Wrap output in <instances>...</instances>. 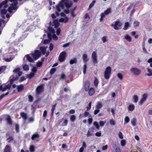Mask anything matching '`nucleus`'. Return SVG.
Wrapping results in <instances>:
<instances>
[{"label":"nucleus","instance_id":"9d476101","mask_svg":"<svg viewBox=\"0 0 152 152\" xmlns=\"http://www.w3.org/2000/svg\"><path fill=\"white\" fill-rule=\"evenodd\" d=\"M148 96V95L146 94H144L142 95V98L141 99L139 102V104L141 105L146 100Z\"/></svg>","mask_w":152,"mask_h":152},{"label":"nucleus","instance_id":"7c9ffc66","mask_svg":"<svg viewBox=\"0 0 152 152\" xmlns=\"http://www.w3.org/2000/svg\"><path fill=\"white\" fill-rule=\"evenodd\" d=\"M35 74L34 73L31 72L27 76V78H28L29 79H31L34 76V75Z\"/></svg>","mask_w":152,"mask_h":152},{"label":"nucleus","instance_id":"20e7f679","mask_svg":"<svg viewBox=\"0 0 152 152\" xmlns=\"http://www.w3.org/2000/svg\"><path fill=\"white\" fill-rule=\"evenodd\" d=\"M22 72H19L18 73V75L14 74L11 76L10 77V84H12L14 81L17 80L19 77L22 75Z\"/></svg>","mask_w":152,"mask_h":152},{"label":"nucleus","instance_id":"bf43d9fd","mask_svg":"<svg viewBox=\"0 0 152 152\" xmlns=\"http://www.w3.org/2000/svg\"><path fill=\"white\" fill-rule=\"evenodd\" d=\"M31 71L32 72H31L34 73L35 74V73L37 71V69L36 67H33V68L31 69Z\"/></svg>","mask_w":152,"mask_h":152},{"label":"nucleus","instance_id":"8fccbe9b","mask_svg":"<svg viewBox=\"0 0 152 152\" xmlns=\"http://www.w3.org/2000/svg\"><path fill=\"white\" fill-rule=\"evenodd\" d=\"M126 142L125 140H123L121 141V144L122 146H124L126 145Z\"/></svg>","mask_w":152,"mask_h":152},{"label":"nucleus","instance_id":"c03bdc74","mask_svg":"<svg viewBox=\"0 0 152 152\" xmlns=\"http://www.w3.org/2000/svg\"><path fill=\"white\" fill-rule=\"evenodd\" d=\"M15 129L16 132H19V125L18 124H15Z\"/></svg>","mask_w":152,"mask_h":152},{"label":"nucleus","instance_id":"864d4df0","mask_svg":"<svg viewBox=\"0 0 152 152\" xmlns=\"http://www.w3.org/2000/svg\"><path fill=\"white\" fill-rule=\"evenodd\" d=\"M94 125L96 127V128L98 129H99V124L97 122H94L93 123Z\"/></svg>","mask_w":152,"mask_h":152},{"label":"nucleus","instance_id":"6e6d98bb","mask_svg":"<svg viewBox=\"0 0 152 152\" xmlns=\"http://www.w3.org/2000/svg\"><path fill=\"white\" fill-rule=\"evenodd\" d=\"M88 115H89L88 116L89 117H91V115L89 114V113L88 112L86 111L84 113V116L85 117H86L88 116Z\"/></svg>","mask_w":152,"mask_h":152},{"label":"nucleus","instance_id":"1a4fd4ad","mask_svg":"<svg viewBox=\"0 0 152 152\" xmlns=\"http://www.w3.org/2000/svg\"><path fill=\"white\" fill-rule=\"evenodd\" d=\"M66 53L65 52H62L59 55L58 59L61 62L64 61L66 58Z\"/></svg>","mask_w":152,"mask_h":152},{"label":"nucleus","instance_id":"774afa93","mask_svg":"<svg viewBox=\"0 0 152 152\" xmlns=\"http://www.w3.org/2000/svg\"><path fill=\"white\" fill-rule=\"evenodd\" d=\"M42 62L40 61L38 62L37 64V66L38 67H40L42 66Z\"/></svg>","mask_w":152,"mask_h":152},{"label":"nucleus","instance_id":"4468645a","mask_svg":"<svg viewBox=\"0 0 152 152\" xmlns=\"http://www.w3.org/2000/svg\"><path fill=\"white\" fill-rule=\"evenodd\" d=\"M90 83L89 81H86L84 83V89L86 91H88L89 90Z\"/></svg>","mask_w":152,"mask_h":152},{"label":"nucleus","instance_id":"2eb2a0df","mask_svg":"<svg viewBox=\"0 0 152 152\" xmlns=\"http://www.w3.org/2000/svg\"><path fill=\"white\" fill-rule=\"evenodd\" d=\"M94 129L93 128L89 129L87 134V137L90 136L92 135L94 132Z\"/></svg>","mask_w":152,"mask_h":152},{"label":"nucleus","instance_id":"e433bc0d","mask_svg":"<svg viewBox=\"0 0 152 152\" xmlns=\"http://www.w3.org/2000/svg\"><path fill=\"white\" fill-rule=\"evenodd\" d=\"M125 38L129 42H130L132 41V38L128 35L125 36Z\"/></svg>","mask_w":152,"mask_h":152},{"label":"nucleus","instance_id":"a211bd4d","mask_svg":"<svg viewBox=\"0 0 152 152\" xmlns=\"http://www.w3.org/2000/svg\"><path fill=\"white\" fill-rule=\"evenodd\" d=\"M7 116L8 117L6 119V121L8 124L10 125H11L12 124V123L11 117L9 115H8Z\"/></svg>","mask_w":152,"mask_h":152},{"label":"nucleus","instance_id":"69168bd1","mask_svg":"<svg viewBox=\"0 0 152 152\" xmlns=\"http://www.w3.org/2000/svg\"><path fill=\"white\" fill-rule=\"evenodd\" d=\"M110 124L112 125H115V122L113 119H111L110 121Z\"/></svg>","mask_w":152,"mask_h":152},{"label":"nucleus","instance_id":"603ef678","mask_svg":"<svg viewBox=\"0 0 152 152\" xmlns=\"http://www.w3.org/2000/svg\"><path fill=\"white\" fill-rule=\"evenodd\" d=\"M102 41L103 43H105L107 41V37L106 36L103 37L102 38Z\"/></svg>","mask_w":152,"mask_h":152},{"label":"nucleus","instance_id":"a18cd8bd","mask_svg":"<svg viewBox=\"0 0 152 152\" xmlns=\"http://www.w3.org/2000/svg\"><path fill=\"white\" fill-rule=\"evenodd\" d=\"M29 121L28 122H26V124H28L34 121V119L32 117H30L28 119Z\"/></svg>","mask_w":152,"mask_h":152},{"label":"nucleus","instance_id":"f03ea898","mask_svg":"<svg viewBox=\"0 0 152 152\" xmlns=\"http://www.w3.org/2000/svg\"><path fill=\"white\" fill-rule=\"evenodd\" d=\"M72 2L71 1L68 0H62L56 6V9L58 11L56 12L57 16H58L59 15V12L61 11L60 8L62 9H64L65 7L68 9L70 8L72 5Z\"/></svg>","mask_w":152,"mask_h":152},{"label":"nucleus","instance_id":"680f3d73","mask_svg":"<svg viewBox=\"0 0 152 152\" xmlns=\"http://www.w3.org/2000/svg\"><path fill=\"white\" fill-rule=\"evenodd\" d=\"M105 123L106 121L104 122L103 121H99V124L101 126H103Z\"/></svg>","mask_w":152,"mask_h":152},{"label":"nucleus","instance_id":"49530a36","mask_svg":"<svg viewBox=\"0 0 152 152\" xmlns=\"http://www.w3.org/2000/svg\"><path fill=\"white\" fill-rule=\"evenodd\" d=\"M87 68V66L86 64H85L83 66V73L84 74H85L86 73V70Z\"/></svg>","mask_w":152,"mask_h":152},{"label":"nucleus","instance_id":"f704fd0d","mask_svg":"<svg viewBox=\"0 0 152 152\" xmlns=\"http://www.w3.org/2000/svg\"><path fill=\"white\" fill-rule=\"evenodd\" d=\"M129 26V24L128 22L125 23L124 28H123L124 30H126L128 29V28Z\"/></svg>","mask_w":152,"mask_h":152},{"label":"nucleus","instance_id":"7ed1b4c3","mask_svg":"<svg viewBox=\"0 0 152 152\" xmlns=\"http://www.w3.org/2000/svg\"><path fill=\"white\" fill-rule=\"evenodd\" d=\"M111 72V68L110 66H107L104 71V78L107 79H109L110 77Z\"/></svg>","mask_w":152,"mask_h":152},{"label":"nucleus","instance_id":"37998d69","mask_svg":"<svg viewBox=\"0 0 152 152\" xmlns=\"http://www.w3.org/2000/svg\"><path fill=\"white\" fill-rule=\"evenodd\" d=\"M76 119V116L74 115H72L70 117V120L72 122L74 121Z\"/></svg>","mask_w":152,"mask_h":152},{"label":"nucleus","instance_id":"aec40b11","mask_svg":"<svg viewBox=\"0 0 152 152\" xmlns=\"http://www.w3.org/2000/svg\"><path fill=\"white\" fill-rule=\"evenodd\" d=\"M88 94L90 96H92L95 93V90L93 88H91L89 89Z\"/></svg>","mask_w":152,"mask_h":152},{"label":"nucleus","instance_id":"f257e3e1","mask_svg":"<svg viewBox=\"0 0 152 152\" xmlns=\"http://www.w3.org/2000/svg\"><path fill=\"white\" fill-rule=\"evenodd\" d=\"M18 4L17 0H5L3 1L0 4V10H1V16L3 19H5V15L7 12L6 9L7 8L8 11L10 12H12V10H16L18 8L17 6Z\"/></svg>","mask_w":152,"mask_h":152},{"label":"nucleus","instance_id":"a878e982","mask_svg":"<svg viewBox=\"0 0 152 152\" xmlns=\"http://www.w3.org/2000/svg\"><path fill=\"white\" fill-rule=\"evenodd\" d=\"M71 64H72L74 63H77V59L76 58H74L73 59H71L69 62Z\"/></svg>","mask_w":152,"mask_h":152},{"label":"nucleus","instance_id":"39448f33","mask_svg":"<svg viewBox=\"0 0 152 152\" xmlns=\"http://www.w3.org/2000/svg\"><path fill=\"white\" fill-rule=\"evenodd\" d=\"M41 54L38 50H36L34 53L32 54L31 56L35 60H37L41 56Z\"/></svg>","mask_w":152,"mask_h":152},{"label":"nucleus","instance_id":"13d9d810","mask_svg":"<svg viewBox=\"0 0 152 152\" xmlns=\"http://www.w3.org/2000/svg\"><path fill=\"white\" fill-rule=\"evenodd\" d=\"M139 22L137 21H135L134 22L133 25L134 27H137L139 25Z\"/></svg>","mask_w":152,"mask_h":152},{"label":"nucleus","instance_id":"c756f323","mask_svg":"<svg viewBox=\"0 0 152 152\" xmlns=\"http://www.w3.org/2000/svg\"><path fill=\"white\" fill-rule=\"evenodd\" d=\"M20 68L18 67L15 69L13 70V72L14 73V74L18 75L19 72H21V71H20Z\"/></svg>","mask_w":152,"mask_h":152},{"label":"nucleus","instance_id":"58836bf2","mask_svg":"<svg viewBox=\"0 0 152 152\" xmlns=\"http://www.w3.org/2000/svg\"><path fill=\"white\" fill-rule=\"evenodd\" d=\"M99 81L97 78L95 77L94 82V84L95 86H97L98 84Z\"/></svg>","mask_w":152,"mask_h":152},{"label":"nucleus","instance_id":"423d86ee","mask_svg":"<svg viewBox=\"0 0 152 152\" xmlns=\"http://www.w3.org/2000/svg\"><path fill=\"white\" fill-rule=\"evenodd\" d=\"M122 25V23L119 21L115 22L114 24H112L111 26L113 27L116 30H118L119 29Z\"/></svg>","mask_w":152,"mask_h":152},{"label":"nucleus","instance_id":"0e129e2a","mask_svg":"<svg viewBox=\"0 0 152 152\" xmlns=\"http://www.w3.org/2000/svg\"><path fill=\"white\" fill-rule=\"evenodd\" d=\"M118 136L121 139H122L123 138V134L121 132H119L118 134Z\"/></svg>","mask_w":152,"mask_h":152},{"label":"nucleus","instance_id":"79ce46f5","mask_svg":"<svg viewBox=\"0 0 152 152\" xmlns=\"http://www.w3.org/2000/svg\"><path fill=\"white\" fill-rule=\"evenodd\" d=\"M56 103L55 104L53 105L52 106V107L51 109V115H53L54 113V112L56 106Z\"/></svg>","mask_w":152,"mask_h":152},{"label":"nucleus","instance_id":"ea45409f","mask_svg":"<svg viewBox=\"0 0 152 152\" xmlns=\"http://www.w3.org/2000/svg\"><path fill=\"white\" fill-rule=\"evenodd\" d=\"M129 110L131 111H133L134 109V106L133 105H130L129 106Z\"/></svg>","mask_w":152,"mask_h":152},{"label":"nucleus","instance_id":"4c0bfd02","mask_svg":"<svg viewBox=\"0 0 152 152\" xmlns=\"http://www.w3.org/2000/svg\"><path fill=\"white\" fill-rule=\"evenodd\" d=\"M56 71V69L55 68H52L50 72V73L51 75H52Z\"/></svg>","mask_w":152,"mask_h":152},{"label":"nucleus","instance_id":"09e8293b","mask_svg":"<svg viewBox=\"0 0 152 152\" xmlns=\"http://www.w3.org/2000/svg\"><path fill=\"white\" fill-rule=\"evenodd\" d=\"M29 150H30V151L31 152H34L35 150L34 147V146L33 145H31L30 146V148H29Z\"/></svg>","mask_w":152,"mask_h":152},{"label":"nucleus","instance_id":"f3484780","mask_svg":"<svg viewBox=\"0 0 152 152\" xmlns=\"http://www.w3.org/2000/svg\"><path fill=\"white\" fill-rule=\"evenodd\" d=\"M39 136V134L37 132H36L32 135L31 139L32 140H34L38 138Z\"/></svg>","mask_w":152,"mask_h":152},{"label":"nucleus","instance_id":"3c124183","mask_svg":"<svg viewBox=\"0 0 152 152\" xmlns=\"http://www.w3.org/2000/svg\"><path fill=\"white\" fill-rule=\"evenodd\" d=\"M117 76L120 80H122L123 79V76L122 74L121 73H118L117 74Z\"/></svg>","mask_w":152,"mask_h":152},{"label":"nucleus","instance_id":"a19ab883","mask_svg":"<svg viewBox=\"0 0 152 152\" xmlns=\"http://www.w3.org/2000/svg\"><path fill=\"white\" fill-rule=\"evenodd\" d=\"M23 69L25 71H28L29 70V66L27 64H25L23 66Z\"/></svg>","mask_w":152,"mask_h":152},{"label":"nucleus","instance_id":"ddd939ff","mask_svg":"<svg viewBox=\"0 0 152 152\" xmlns=\"http://www.w3.org/2000/svg\"><path fill=\"white\" fill-rule=\"evenodd\" d=\"M43 85H41L37 87L36 89V93L39 94L43 91Z\"/></svg>","mask_w":152,"mask_h":152},{"label":"nucleus","instance_id":"f8f14e48","mask_svg":"<svg viewBox=\"0 0 152 152\" xmlns=\"http://www.w3.org/2000/svg\"><path fill=\"white\" fill-rule=\"evenodd\" d=\"M20 115L23 118V121L24 124H25L28 118L27 114L24 112H22L20 113Z\"/></svg>","mask_w":152,"mask_h":152},{"label":"nucleus","instance_id":"473e14b6","mask_svg":"<svg viewBox=\"0 0 152 152\" xmlns=\"http://www.w3.org/2000/svg\"><path fill=\"white\" fill-rule=\"evenodd\" d=\"M133 99L134 100V102L135 103H137L138 100V97L137 95H134L133 97Z\"/></svg>","mask_w":152,"mask_h":152},{"label":"nucleus","instance_id":"9b49d317","mask_svg":"<svg viewBox=\"0 0 152 152\" xmlns=\"http://www.w3.org/2000/svg\"><path fill=\"white\" fill-rule=\"evenodd\" d=\"M91 57L93 62L94 64L97 63V56L95 52L94 51L92 54Z\"/></svg>","mask_w":152,"mask_h":152},{"label":"nucleus","instance_id":"0eeeda50","mask_svg":"<svg viewBox=\"0 0 152 152\" xmlns=\"http://www.w3.org/2000/svg\"><path fill=\"white\" fill-rule=\"evenodd\" d=\"M130 71L133 74L136 75H139L141 73V71L138 69L133 67L131 68Z\"/></svg>","mask_w":152,"mask_h":152},{"label":"nucleus","instance_id":"e2e57ef3","mask_svg":"<svg viewBox=\"0 0 152 152\" xmlns=\"http://www.w3.org/2000/svg\"><path fill=\"white\" fill-rule=\"evenodd\" d=\"M53 45L52 43H50V44L49 47V50L50 51H51L53 49Z\"/></svg>","mask_w":152,"mask_h":152},{"label":"nucleus","instance_id":"4d7b16f0","mask_svg":"<svg viewBox=\"0 0 152 152\" xmlns=\"http://www.w3.org/2000/svg\"><path fill=\"white\" fill-rule=\"evenodd\" d=\"M125 122L126 124H127L129 123V118L128 117H126L124 119Z\"/></svg>","mask_w":152,"mask_h":152},{"label":"nucleus","instance_id":"c85d7f7f","mask_svg":"<svg viewBox=\"0 0 152 152\" xmlns=\"http://www.w3.org/2000/svg\"><path fill=\"white\" fill-rule=\"evenodd\" d=\"M53 24L54 26V27L55 28H57L59 25V23L58 22V20H54Z\"/></svg>","mask_w":152,"mask_h":152},{"label":"nucleus","instance_id":"bb28decb","mask_svg":"<svg viewBox=\"0 0 152 152\" xmlns=\"http://www.w3.org/2000/svg\"><path fill=\"white\" fill-rule=\"evenodd\" d=\"M27 59V60L30 62H33V60L32 58L30 57L29 55H27L25 56Z\"/></svg>","mask_w":152,"mask_h":152},{"label":"nucleus","instance_id":"de8ad7c7","mask_svg":"<svg viewBox=\"0 0 152 152\" xmlns=\"http://www.w3.org/2000/svg\"><path fill=\"white\" fill-rule=\"evenodd\" d=\"M102 107V105L101 104L100 102H98L96 106L97 109H99L101 108Z\"/></svg>","mask_w":152,"mask_h":152},{"label":"nucleus","instance_id":"338daca9","mask_svg":"<svg viewBox=\"0 0 152 152\" xmlns=\"http://www.w3.org/2000/svg\"><path fill=\"white\" fill-rule=\"evenodd\" d=\"M52 37L53 40H56L58 39V37L56 36L55 34H53L52 35Z\"/></svg>","mask_w":152,"mask_h":152},{"label":"nucleus","instance_id":"052dcab7","mask_svg":"<svg viewBox=\"0 0 152 152\" xmlns=\"http://www.w3.org/2000/svg\"><path fill=\"white\" fill-rule=\"evenodd\" d=\"M68 123V120L66 119L63 122L62 126H66L67 125Z\"/></svg>","mask_w":152,"mask_h":152},{"label":"nucleus","instance_id":"2f4dec72","mask_svg":"<svg viewBox=\"0 0 152 152\" xmlns=\"http://www.w3.org/2000/svg\"><path fill=\"white\" fill-rule=\"evenodd\" d=\"M95 3L96 1L95 0L93 1L90 4L88 8V10H90V9L94 6V4Z\"/></svg>","mask_w":152,"mask_h":152},{"label":"nucleus","instance_id":"393cba45","mask_svg":"<svg viewBox=\"0 0 152 152\" xmlns=\"http://www.w3.org/2000/svg\"><path fill=\"white\" fill-rule=\"evenodd\" d=\"M7 85L5 86V87L3 88L2 91L4 92L6 90H9L11 88V85Z\"/></svg>","mask_w":152,"mask_h":152},{"label":"nucleus","instance_id":"dca6fc26","mask_svg":"<svg viewBox=\"0 0 152 152\" xmlns=\"http://www.w3.org/2000/svg\"><path fill=\"white\" fill-rule=\"evenodd\" d=\"M17 88L18 92H20L23 90L24 88V86L23 85L21 84L17 86Z\"/></svg>","mask_w":152,"mask_h":152},{"label":"nucleus","instance_id":"5fc2aeb1","mask_svg":"<svg viewBox=\"0 0 152 152\" xmlns=\"http://www.w3.org/2000/svg\"><path fill=\"white\" fill-rule=\"evenodd\" d=\"M85 18L86 20L87 21H88L90 19V17H89V15L88 13H86L85 14Z\"/></svg>","mask_w":152,"mask_h":152},{"label":"nucleus","instance_id":"b1692460","mask_svg":"<svg viewBox=\"0 0 152 152\" xmlns=\"http://www.w3.org/2000/svg\"><path fill=\"white\" fill-rule=\"evenodd\" d=\"M40 50L43 55L45 54L46 51V48L45 47H40Z\"/></svg>","mask_w":152,"mask_h":152},{"label":"nucleus","instance_id":"5701e85b","mask_svg":"<svg viewBox=\"0 0 152 152\" xmlns=\"http://www.w3.org/2000/svg\"><path fill=\"white\" fill-rule=\"evenodd\" d=\"M48 32L49 33H52L53 34L55 33V31L53 29L52 27H49L48 28Z\"/></svg>","mask_w":152,"mask_h":152},{"label":"nucleus","instance_id":"72a5a7b5","mask_svg":"<svg viewBox=\"0 0 152 152\" xmlns=\"http://www.w3.org/2000/svg\"><path fill=\"white\" fill-rule=\"evenodd\" d=\"M136 119L135 118H133L131 121V123L132 125L134 126L136 125Z\"/></svg>","mask_w":152,"mask_h":152},{"label":"nucleus","instance_id":"cd10ccee","mask_svg":"<svg viewBox=\"0 0 152 152\" xmlns=\"http://www.w3.org/2000/svg\"><path fill=\"white\" fill-rule=\"evenodd\" d=\"M147 71L149 72V73H148L147 75L149 76H152V70L149 68H147Z\"/></svg>","mask_w":152,"mask_h":152},{"label":"nucleus","instance_id":"4be33fe9","mask_svg":"<svg viewBox=\"0 0 152 152\" xmlns=\"http://www.w3.org/2000/svg\"><path fill=\"white\" fill-rule=\"evenodd\" d=\"M82 58L84 62H86L88 61V58L87 55L86 54H84L82 56Z\"/></svg>","mask_w":152,"mask_h":152},{"label":"nucleus","instance_id":"6e6552de","mask_svg":"<svg viewBox=\"0 0 152 152\" xmlns=\"http://www.w3.org/2000/svg\"><path fill=\"white\" fill-rule=\"evenodd\" d=\"M6 16L7 18L5 20L1 19H0V26H2L3 27L4 26L5 24L9 20V19L8 18L10 17V15L8 14H7L6 15Z\"/></svg>","mask_w":152,"mask_h":152},{"label":"nucleus","instance_id":"412c9836","mask_svg":"<svg viewBox=\"0 0 152 152\" xmlns=\"http://www.w3.org/2000/svg\"><path fill=\"white\" fill-rule=\"evenodd\" d=\"M4 152H11V147L7 145L6 146Z\"/></svg>","mask_w":152,"mask_h":152},{"label":"nucleus","instance_id":"c9c22d12","mask_svg":"<svg viewBox=\"0 0 152 152\" xmlns=\"http://www.w3.org/2000/svg\"><path fill=\"white\" fill-rule=\"evenodd\" d=\"M111 12V9L110 8H108L107 10H105L104 12L106 15H108Z\"/></svg>","mask_w":152,"mask_h":152},{"label":"nucleus","instance_id":"6ab92c4d","mask_svg":"<svg viewBox=\"0 0 152 152\" xmlns=\"http://www.w3.org/2000/svg\"><path fill=\"white\" fill-rule=\"evenodd\" d=\"M68 18L67 17H66L65 18H61L59 19V21L60 22H64L65 23H66L68 21Z\"/></svg>","mask_w":152,"mask_h":152}]
</instances>
